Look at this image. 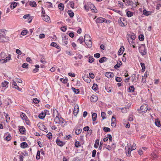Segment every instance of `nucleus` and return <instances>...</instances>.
Returning <instances> with one entry per match:
<instances>
[{
	"label": "nucleus",
	"mask_w": 161,
	"mask_h": 161,
	"mask_svg": "<svg viewBox=\"0 0 161 161\" xmlns=\"http://www.w3.org/2000/svg\"><path fill=\"white\" fill-rule=\"evenodd\" d=\"M92 38L90 35L88 34H86L84 36V40L85 41L91 40Z\"/></svg>",
	"instance_id": "19"
},
{
	"label": "nucleus",
	"mask_w": 161,
	"mask_h": 161,
	"mask_svg": "<svg viewBox=\"0 0 161 161\" xmlns=\"http://www.w3.org/2000/svg\"><path fill=\"white\" fill-rule=\"evenodd\" d=\"M46 6L49 8H53L52 4L50 2H46Z\"/></svg>",
	"instance_id": "42"
},
{
	"label": "nucleus",
	"mask_w": 161,
	"mask_h": 161,
	"mask_svg": "<svg viewBox=\"0 0 161 161\" xmlns=\"http://www.w3.org/2000/svg\"><path fill=\"white\" fill-rule=\"evenodd\" d=\"M92 89L95 91H96L98 89V86L97 84H94L92 87Z\"/></svg>",
	"instance_id": "33"
},
{
	"label": "nucleus",
	"mask_w": 161,
	"mask_h": 161,
	"mask_svg": "<svg viewBox=\"0 0 161 161\" xmlns=\"http://www.w3.org/2000/svg\"><path fill=\"white\" fill-rule=\"evenodd\" d=\"M129 92H133L135 90V88L133 86H130L129 88Z\"/></svg>",
	"instance_id": "40"
},
{
	"label": "nucleus",
	"mask_w": 161,
	"mask_h": 161,
	"mask_svg": "<svg viewBox=\"0 0 161 161\" xmlns=\"http://www.w3.org/2000/svg\"><path fill=\"white\" fill-rule=\"evenodd\" d=\"M16 53L17 54L21 55L22 54V52L18 49H17L16 50Z\"/></svg>",
	"instance_id": "59"
},
{
	"label": "nucleus",
	"mask_w": 161,
	"mask_h": 161,
	"mask_svg": "<svg viewBox=\"0 0 161 161\" xmlns=\"http://www.w3.org/2000/svg\"><path fill=\"white\" fill-rule=\"evenodd\" d=\"M136 38V36L134 33H132L131 34L130 39L132 40H134Z\"/></svg>",
	"instance_id": "53"
},
{
	"label": "nucleus",
	"mask_w": 161,
	"mask_h": 161,
	"mask_svg": "<svg viewBox=\"0 0 161 161\" xmlns=\"http://www.w3.org/2000/svg\"><path fill=\"white\" fill-rule=\"evenodd\" d=\"M105 75L108 78H113L114 76V73L112 72H107L105 74Z\"/></svg>",
	"instance_id": "10"
},
{
	"label": "nucleus",
	"mask_w": 161,
	"mask_h": 161,
	"mask_svg": "<svg viewBox=\"0 0 161 161\" xmlns=\"http://www.w3.org/2000/svg\"><path fill=\"white\" fill-rule=\"evenodd\" d=\"M17 3L15 2H13L10 5V8H11L14 9L17 6Z\"/></svg>",
	"instance_id": "28"
},
{
	"label": "nucleus",
	"mask_w": 161,
	"mask_h": 161,
	"mask_svg": "<svg viewBox=\"0 0 161 161\" xmlns=\"http://www.w3.org/2000/svg\"><path fill=\"white\" fill-rule=\"evenodd\" d=\"M129 108V107L128 106L125 107L121 109V111L123 113H126L127 111V109Z\"/></svg>",
	"instance_id": "37"
},
{
	"label": "nucleus",
	"mask_w": 161,
	"mask_h": 161,
	"mask_svg": "<svg viewBox=\"0 0 161 161\" xmlns=\"http://www.w3.org/2000/svg\"><path fill=\"white\" fill-rule=\"evenodd\" d=\"M11 55L9 54L8 57H6L4 58H0V63L3 64L4 63L7 62L8 61L11 59Z\"/></svg>",
	"instance_id": "5"
},
{
	"label": "nucleus",
	"mask_w": 161,
	"mask_h": 161,
	"mask_svg": "<svg viewBox=\"0 0 161 161\" xmlns=\"http://www.w3.org/2000/svg\"><path fill=\"white\" fill-rule=\"evenodd\" d=\"M79 111V107L77 105L75 106L73 111V114L74 115L76 116Z\"/></svg>",
	"instance_id": "11"
},
{
	"label": "nucleus",
	"mask_w": 161,
	"mask_h": 161,
	"mask_svg": "<svg viewBox=\"0 0 161 161\" xmlns=\"http://www.w3.org/2000/svg\"><path fill=\"white\" fill-rule=\"evenodd\" d=\"M92 117L93 121H95L97 119V114L95 113H93L92 115Z\"/></svg>",
	"instance_id": "32"
},
{
	"label": "nucleus",
	"mask_w": 161,
	"mask_h": 161,
	"mask_svg": "<svg viewBox=\"0 0 161 161\" xmlns=\"http://www.w3.org/2000/svg\"><path fill=\"white\" fill-rule=\"evenodd\" d=\"M84 42L87 47L90 48L92 47V42L91 40L85 41Z\"/></svg>",
	"instance_id": "18"
},
{
	"label": "nucleus",
	"mask_w": 161,
	"mask_h": 161,
	"mask_svg": "<svg viewBox=\"0 0 161 161\" xmlns=\"http://www.w3.org/2000/svg\"><path fill=\"white\" fill-rule=\"evenodd\" d=\"M5 33H0V42H7L9 40V37L5 36Z\"/></svg>",
	"instance_id": "4"
},
{
	"label": "nucleus",
	"mask_w": 161,
	"mask_h": 161,
	"mask_svg": "<svg viewBox=\"0 0 161 161\" xmlns=\"http://www.w3.org/2000/svg\"><path fill=\"white\" fill-rule=\"evenodd\" d=\"M126 155L128 157H130L131 155V152L132 151L130 147H126Z\"/></svg>",
	"instance_id": "14"
},
{
	"label": "nucleus",
	"mask_w": 161,
	"mask_h": 161,
	"mask_svg": "<svg viewBox=\"0 0 161 161\" xmlns=\"http://www.w3.org/2000/svg\"><path fill=\"white\" fill-rule=\"evenodd\" d=\"M6 54L4 52H2L0 54V58H4L5 57Z\"/></svg>",
	"instance_id": "47"
},
{
	"label": "nucleus",
	"mask_w": 161,
	"mask_h": 161,
	"mask_svg": "<svg viewBox=\"0 0 161 161\" xmlns=\"http://www.w3.org/2000/svg\"><path fill=\"white\" fill-rule=\"evenodd\" d=\"M128 17H130L132 16L133 13L130 11H128L126 13Z\"/></svg>",
	"instance_id": "57"
},
{
	"label": "nucleus",
	"mask_w": 161,
	"mask_h": 161,
	"mask_svg": "<svg viewBox=\"0 0 161 161\" xmlns=\"http://www.w3.org/2000/svg\"><path fill=\"white\" fill-rule=\"evenodd\" d=\"M50 45L51 46L56 47L58 49H59L60 48V47L58 45L56 42H52L51 44Z\"/></svg>",
	"instance_id": "23"
},
{
	"label": "nucleus",
	"mask_w": 161,
	"mask_h": 161,
	"mask_svg": "<svg viewBox=\"0 0 161 161\" xmlns=\"http://www.w3.org/2000/svg\"><path fill=\"white\" fill-rule=\"evenodd\" d=\"M89 75L90 77L92 79H94L95 77L94 74L92 73H89Z\"/></svg>",
	"instance_id": "64"
},
{
	"label": "nucleus",
	"mask_w": 161,
	"mask_h": 161,
	"mask_svg": "<svg viewBox=\"0 0 161 161\" xmlns=\"http://www.w3.org/2000/svg\"><path fill=\"white\" fill-rule=\"evenodd\" d=\"M96 24H97V25L98 26V24L100 23H102L103 22H105L106 23H110V21H95Z\"/></svg>",
	"instance_id": "30"
},
{
	"label": "nucleus",
	"mask_w": 161,
	"mask_h": 161,
	"mask_svg": "<svg viewBox=\"0 0 161 161\" xmlns=\"http://www.w3.org/2000/svg\"><path fill=\"white\" fill-rule=\"evenodd\" d=\"M107 60L108 58L106 57H103L99 59V62L100 63H102L104 62L107 61Z\"/></svg>",
	"instance_id": "20"
},
{
	"label": "nucleus",
	"mask_w": 161,
	"mask_h": 161,
	"mask_svg": "<svg viewBox=\"0 0 161 161\" xmlns=\"http://www.w3.org/2000/svg\"><path fill=\"white\" fill-rule=\"evenodd\" d=\"M119 25L123 27H125L127 25V22L126 21H118Z\"/></svg>",
	"instance_id": "13"
},
{
	"label": "nucleus",
	"mask_w": 161,
	"mask_h": 161,
	"mask_svg": "<svg viewBox=\"0 0 161 161\" xmlns=\"http://www.w3.org/2000/svg\"><path fill=\"white\" fill-rule=\"evenodd\" d=\"M60 80L62 81L63 83H67L68 80L67 79H63L61 78H60Z\"/></svg>",
	"instance_id": "56"
},
{
	"label": "nucleus",
	"mask_w": 161,
	"mask_h": 161,
	"mask_svg": "<svg viewBox=\"0 0 161 161\" xmlns=\"http://www.w3.org/2000/svg\"><path fill=\"white\" fill-rule=\"evenodd\" d=\"M56 142L58 145L62 147L65 144V142L60 141L59 139H58V138L56 139Z\"/></svg>",
	"instance_id": "8"
},
{
	"label": "nucleus",
	"mask_w": 161,
	"mask_h": 161,
	"mask_svg": "<svg viewBox=\"0 0 161 161\" xmlns=\"http://www.w3.org/2000/svg\"><path fill=\"white\" fill-rule=\"evenodd\" d=\"M67 30L66 26H63L61 28V30L63 32H65Z\"/></svg>",
	"instance_id": "58"
},
{
	"label": "nucleus",
	"mask_w": 161,
	"mask_h": 161,
	"mask_svg": "<svg viewBox=\"0 0 161 161\" xmlns=\"http://www.w3.org/2000/svg\"><path fill=\"white\" fill-rule=\"evenodd\" d=\"M39 128L42 131H43L47 133L48 131L47 128L46 127L42 124H38Z\"/></svg>",
	"instance_id": "7"
},
{
	"label": "nucleus",
	"mask_w": 161,
	"mask_h": 161,
	"mask_svg": "<svg viewBox=\"0 0 161 161\" xmlns=\"http://www.w3.org/2000/svg\"><path fill=\"white\" fill-rule=\"evenodd\" d=\"M19 128V131L22 134H25L26 132V130L25 127L23 126H19L18 127Z\"/></svg>",
	"instance_id": "12"
},
{
	"label": "nucleus",
	"mask_w": 161,
	"mask_h": 161,
	"mask_svg": "<svg viewBox=\"0 0 161 161\" xmlns=\"http://www.w3.org/2000/svg\"><path fill=\"white\" fill-rule=\"evenodd\" d=\"M99 140L97 139L96 140L95 144L94 145V147L95 148H97L98 147L99 145Z\"/></svg>",
	"instance_id": "39"
},
{
	"label": "nucleus",
	"mask_w": 161,
	"mask_h": 161,
	"mask_svg": "<svg viewBox=\"0 0 161 161\" xmlns=\"http://www.w3.org/2000/svg\"><path fill=\"white\" fill-rule=\"evenodd\" d=\"M36 158L38 160L40 158V153L39 150H38L37 151Z\"/></svg>",
	"instance_id": "46"
},
{
	"label": "nucleus",
	"mask_w": 161,
	"mask_h": 161,
	"mask_svg": "<svg viewBox=\"0 0 161 161\" xmlns=\"http://www.w3.org/2000/svg\"><path fill=\"white\" fill-rule=\"evenodd\" d=\"M115 80L117 82H120L122 80V79L120 77H116Z\"/></svg>",
	"instance_id": "62"
},
{
	"label": "nucleus",
	"mask_w": 161,
	"mask_h": 161,
	"mask_svg": "<svg viewBox=\"0 0 161 161\" xmlns=\"http://www.w3.org/2000/svg\"><path fill=\"white\" fill-rule=\"evenodd\" d=\"M8 82L7 81H4L2 83V86L3 87L7 88L8 86Z\"/></svg>",
	"instance_id": "25"
},
{
	"label": "nucleus",
	"mask_w": 161,
	"mask_h": 161,
	"mask_svg": "<svg viewBox=\"0 0 161 161\" xmlns=\"http://www.w3.org/2000/svg\"><path fill=\"white\" fill-rule=\"evenodd\" d=\"M148 109V106L147 104H144L142 105L140 108V109H138L137 110L139 113H146Z\"/></svg>",
	"instance_id": "2"
},
{
	"label": "nucleus",
	"mask_w": 161,
	"mask_h": 161,
	"mask_svg": "<svg viewBox=\"0 0 161 161\" xmlns=\"http://www.w3.org/2000/svg\"><path fill=\"white\" fill-rule=\"evenodd\" d=\"M103 131L105 132H108L110 131V129L108 127H103Z\"/></svg>",
	"instance_id": "48"
},
{
	"label": "nucleus",
	"mask_w": 161,
	"mask_h": 161,
	"mask_svg": "<svg viewBox=\"0 0 161 161\" xmlns=\"http://www.w3.org/2000/svg\"><path fill=\"white\" fill-rule=\"evenodd\" d=\"M46 136L49 139H50L52 138V134L51 132H49L47 135Z\"/></svg>",
	"instance_id": "51"
},
{
	"label": "nucleus",
	"mask_w": 161,
	"mask_h": 161,
	"mask_svg": "<svg viewBox=\"0 0 161 161\" xmlns=\"http://www.w3.org/2000/svg\"><path fill=\"white\" fill-rule=\"evenodd\" d=\"M139 51L141 55L143 56L147 54V51L145 44H142L139 47Z\"/></svg>",
	"instance_id": "1"
},
{
	"label": "nucleus",
	"mask_w": 161,
	"mask_h": 161,
	"mask_svg": "<svg viewBox=\"0 0 161 161\" xmlns=\"http://www.w3.org/2000/svg\"><path fill=\"white\" fill-rule=\"evenodd\" d=\"M140 64L142 68V70L143 71H144L146 69L145 65L144 63H141Z\"/></svg>",
	"instance_id": "49"
},
{
	"label": "nucleus",
	"mask_w": 161,
	"mask_h": 161,
	"mask_svg": "<svg viewBox=\"0 0 161 161\" xmlns=\"http://www.w3.org/2000/svg\"><path fill=\"white\" fill-rule=\"evenodd\" d=\"M80 143L79 142H76L75 144V147H79L80 146Z\"/></svg>",
	"instance_id": "63"
},
{
	"label": "nucleus",
	"mask_w": 161,
	"mask_h": 161,
	"mask_svg": "<svg viewBox=\"0 0 161 161\" xmlns=\"http://www.w3.org/2000/svg\"><path fill=\"white\" fill-rule=\"evenodd\" d=\"M23 18L25 19H28V20H32L33 18V16H30V14H26L23 16Z\"/></svg>",
	"instance_id": "16"
},
{
	"label": "nucleus",
	"mask_w": 161,
	"mask_h": 161,
	"mask_svg": "<svg viewBox=\"0 0 161 161\" xmlns=\"http://www.w3.org/2000/svg\"><path fill=\"white\" fill-rule=\"evenodd\" d=\"M54 121L56 124H59L62 125L64 123H66V121L64 120L61 117H58V116L57 115L56 117L54 119Z\"/></svg>",
	"instance_id": "3"
},
{
	"label": "nucleus",
	"mask_w": 161,
	"mask_h": 161,
	"mask_svg": "<svg viewBox=\"0 0 161 161\" xmlns=\"http://www.w3.org/2000/svg\"><path fill=\"white\" fill-rule=\"evenodd\" d=\"M20 146L22 148H24L28 146V145L26 142H23L21 143Z\"/></svg>",
	"instance_id": "26"
},
{
	"label": "nucleus",
	"mask_w": 161,
	"mask_h": 161,
	"mask_svg": "<svg viewBox=\"0 0 161 161\" xmlns=\"http://www.w3.org/2000/svg\"><path fill=\"white\" fill-rule=\"evenodd\" d=\"M84 40L82 36H80L77 40V42L80 43V44H82Z\"/></svg>",
	"instance_id": "41"
},
{
	"label": "nucleus",
	"mask_w": 161,
	"mask_h": 161,
	"mask_svg": "<svg viewBox=\"0 0 161 161\" xmlns=\"http://www.w3.org/2000/svg\"><path fill=\"white\" fill-rule=\"evenodd\" d=\"M98 99L97 96L94 95H93L90 97V100L91 102H96Z\"/></svg>",
	"instance_id": "9"
},
{
	"label": "nucleus",
	"mask_w": 161,
	"mask_h": 161,
	"mask_svg": "<svg viewBox=\"0 0 161 161\" xmlns=\"http://www.w3.org/2000/svg\"><path fill=\"white\" fill-rule=\"evenodd\" d=\"M20 117L23 119L25 120H26V119H27V118H28L25 114L24 113H22L21 114Z\"/></svg>",
	"instance_id": "35"
},
{
	"label": "nucleus",
	"mask_w": 161,
	"mask_h": 161,
	"mask_svg": "<svg viewBox=\"0 0 161 161\" xmlns=\"http://www.w3.org/2000/svg\"><path fill=\"white\" fill-rule=\"evenodd\" d=\"M27 31L26 30H23L21 32V34L22 35L25 36L27 34Z\"/></svg>",
	"instance_id": "55"
},
{
	"label": "nucleus",
	"mask_w": 161,
	"mask_h": 161,
	"mask_svg": "<svg viewBox=\"0 0 161 161\" xmlns=\"http://www.w3.org/2000/svg\"><path fill=\"white\" fill-rule=\"evenodd\" d=\"M94 61V59L92 56H91L89 58L88 62L90 63H92Z\"/></svg>",
	"instance_id": "44"
},
{
	"label": "nucleus",
	"mask_w": 161,
	"mask_h": 161,
	"mask_svg": "<svg viewBox=\"0 0 161 161\" xmlns=\"http://www.w3.org/2000/svg\"><path fill=\"white\" fill-rule=\"evenodd\" d=\"M64 5L63 4L60 3L58 5V7L60 10H63L64 9Z\"/></svg>",
	"instance_id": "36"
},
{
	"label": "nucleus",
	"mask_w": 161,
	"mask_h": 161,
	"mask_svg": "<svg viewBox=\"0 0 161 161\" xmlns=\"http://www.w3.org/2000/svg\"><path fill=\"white\" fill-rule=\"evenodd\" d=\"M128 120L130 121H132L133 120V116L132 115H130L129 116Z\"/></svg>",
	"instance_id": "60"
},
{
	"label": "nucleus",
	"mask_w": 161,
	"mask_h": 161,
	"mask_svg": "<svg viewBox=\"0 0 161 161\" xmlns=\"http://www.w3.org/2000/svg\"><path fill=\"white\" fill-rule=\"evenodd\" d=\"M153 13L152 11H147L146 10L144 9L143 11V13L145 15L148 16L151 15Z\"/></svg>",
	"instance_id": "22"
},
{
	"label": "nucleus",
	"mask_w": 161,
	"mask_h": 161,
	"mask_svg": "<svg viewBox=\"0 0 161 161\" xmlns=\"http://www.w3.org/2000/svg\"><path fill=\"white\" fill-rule=\"evenodd\" d=\"M68 13L70 17H72L74 16V13L71 10H69Z\"/></svg>",
	"instance_id": "50"
},
{
	"label": "nucleus",
	"mask_w": 161,
	"mask_h": 161,
	"mask_svg": "<svg viewBox=\"0 0 161 161\" xmlns=\"http://www.w3.org/2000/svg\"><path fill=\"white\" fill-rule=\"evenodd\" d=\"M106 114L104 112H101V116L103 119L106 118Z\"/></svg>",
	"instance_id": "52"
},
{
	"label": "nucleus",
	"mask_w": 161,
	"mask_h": 161,
	"mask_svg": "<svg viewBox=\"0 0 161 161\" xmlns=\"http://www.w3.org/2000/svg\"><path fill=\"white\" fill-rule=\"evenodd\" d=\"M155 125L158 127H160L161 126L160 122L158 119H155Z\"/></svg>",
	"instance_id": "29"
},
{
	"label": "nucleus",
	"mask_w": 161,
	"mask_h": 161,
	"mask_svg": "<svg viewBox=\"0 0 161 161\" xmlns=\"http://www.w3.org/2000/svg\"><path fill=\"white\" fill-rule=\"evenodd\" d=\"M81 129H76V130L75 131V133L76 135H78L81 133Z\"/></svg>",
	"instance_id": "45"
},
{
	"label": "nucleus",
	"mask_w": 161,
	"mask_h": 161,
	"mask_svg": "<svg viewBox=\"0 0 161 161\" xmlns=\"http://www.w3.org/2000/svg\"><path fill=\"white\" fill-rule=\"evenodd\" d=\"M139 39L141 41H142L144 40V36L142 34H140L139 36Z\"/></svg>",
	"instance_id": "43"
},
{
	"label": "nucleus",
	"mask_w": 161,
	"mask_h": 161,
	"mask_svg": "<svg viewBox=\"0 0 161 161\" xmlns=\"http://www.w3.org/2000/svg\"><path fill=\"white\" fill-rule=\"evenodd\" d=\"M82 78L83 80L87 83H89L91 81L90 78L86 76H83Z\"/></svg>",
	"instance_id": "24"
},
{
	"label": "nucleus",
	"mask_w": 161,
	"mask_h": 161,
	"mask_svg": "<svg viewBox=\"0 0 161 161\" xmlns=\"http://www.w3.org/2000/svg\"><path fill=\"white\" fill-rule=\"evenodd\" d=\"M62 44L64 45H66L68 42V36H64L62 37Z\"/></svg>",
	"instance_id": "6"
},
{
	"label": "nucleus",
	"mask_w": 161,
	"mask_h": 161,
	"mask_svg": "<svg viewBox=\"0 0 161 161\" xmlns=\"http://www.w3.org/2000/svg\"><path fill=\"white\" fill-rule=\"evenodd\" d=\"M71 89L73 92L76 94H78L80 92V90L79 89H76L73 87H72Z\"/></svg>",
	"instance_id": "27"
},
{
	"label": "nucleus",
	"mask_w": 161,
	"mask_h": 161,
	"mask_svg": "<svg viewBox=\"0 0 161 161\" xmlns=\"http://www.w3.org/2000/svg\"><path fill=\"white\" fill-rule=\"evenodd\" d=\"M44 111L45 112V113H42L39 115L38 117L40 119H42L45 117L46 114V113L47 111V110H45Z\"/></svg>",
	"instance_id": "15"
},
{
	"label": "nucleus",
	"mask_w": 161,
	"mask_h": 161,
	"mask_svg": "<svg viewBox=\"0 0 161 161\" xmlns=\"http://www.w3.org/2000/svg\"><path fill=\"white\" fill-rule=\"evenodd\" d=\"M42 19L43 20H50V17L47 15H43L42 16Z\"/></svg>",
	"instance_id": "34"
},
{
	"label": "nucleus",
	"mask_w": 161,
	"mask_h": 161,
	"mask_svg": "<svg viewBox=\"0 0 161 161\" xmlns=\"http://www.w3.org/2000/svg\"><path fill=\"white\" fill-rule=\"evenodd\" d=\"M90 8L91 10H92L94 11V12H96L95 11V7L94 5L92 4H90Z\"/></svg>",
	"instance_id": "54"
},
{
	"label": "nucleus",
	"mask_w": 161,
	"mask_h": 161,
	"mask_svg": "<svg viewBox=\"0 0 161 161\" xmlns=\"http://www.w3.org/2000/svg\"><path fill=\"white\" fill-rule=\"evenodd\" d=\"M30 5L32 7H35L36 6V4L35 1H32L30 2Z\"/></svg>",
	"instance_id": "38"
},
{
	"label": "nucleus",
	"mask_w": 161,
	"mask_h": 161,
	"mask_svg": "<svg viewBox=\"0 0 161 161\" xmlns=\"http://www.w3.org/2000/svg\"><path fill=\"white\" fill-rule=\"evenodd\" d=\"M111 120H112V123L111 124V126L113 127H115L116 125V122H115L116 119L114 116H112V118Z\"/></svg>",
	"instance_id": "17"
},
{
	"label": "nucleus",
	"mask_w": 161,
	"mask_h": 161,
	"mask_svg": "<svg viewBox=\"0 0 161 161\" xmlns=\"http://www.w3.org/2000/svg\"><path fill=\"white\" fill-rule=\"evenodd\" d=\"M125 48L124 47L122 46L121 47L120 49L119 50L118 54L119 55H121L123 53L124 51Z\"/></svg>",
	"instance_id": "21"
},
{
	"label": "nucleus",
	"mask_w": 161,
	"mask_h": 161,
	"mask_svg": "<svg viewBox=\"0 0 161 161\" xmlns=\"http://www.w3.org/2000/svg\"><path fill=\"white\" fill-rule=\"evenodd\" d=\"M28 66V64L27 63H25L23 64L22 67L23 68H27Z\"/></svg>",
	"instance_id": "61"
},
{
	"label": "nucleus",
	"mask_w": 161,
	"mask_h": 161,
	"mask_svg": "<svg viewBox=\"0 0 161 161\" xmlns=\"http://www.w3.org/2000/svg\"><path fill=\"white\" fill-rule=\"evenodd\" d=\"M122 62L121 61H120L119 62H118L117 64L114 66V68L116 69H117L120 66L122 65Z\"/></svg>",
	"instance_id": "31"
}]
</instances>
